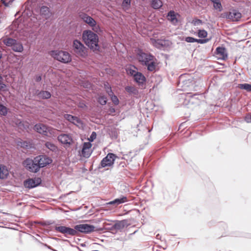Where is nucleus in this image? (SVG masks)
Returning <instances> with one entry per match:
<instances>
[{
  "label": "nucleus",
  "mask_w": 251,
  "mask_h": 251,
  "mask_svg": "<svg viewBox=\"0 0 251 251\" xmlns=\"http://www.w3.org/2000/svg\"><path fill=\"white\" fill-rule=\"evenodd\" d=\"M137 55L139 61L144 66L148 64L152 59H155L154 55L150 53H145L141 50H138Z\"/></svg>",
  "instance_id": "8"
},
{
  "label": "nucleus",
  "mask_w": 251,
  "mask_h": 251,
  "mask_svg": "<svg viewBox=\"0 0 251 251\" xmlns=\"http://www.w3.org/2000/svg\"><path fill=\"white\" fill-rule=\"evenodd\" d=\"M238 87L241 89L245 90L247 92H251V84L247 83L239 84Z\"/></svg>",
  "instance_id": "33"
},
{
  "label": "nucleus",
  "mask_w": 251,
  "mask_h": 251,
  "mask_svg": "<svg viewBox=\"0 0 251 251\" xmlns=\"http://www.w3.org/2000/svg\"><path fill=\"white\" fill-rule=\"evenodd\" d=\"M77 249L79 251H83L82 250H81L78 247H77Z\"/></svg>",
  "instance_id": "59"
},
{
  "label": "nucleus",
  "mask_w": 251,
  "mask_h": 251,
  "mask_svg": "<svg viewBox=\"0 0 251 251\" xmlns=\"http://www.w3.org/2000/svg\"><path fill=\"white\" fill-rule=\"evenodd\" d=\"M73 47L74 52L77 55L83 56L86 54V48L78 40H74Z\"/></svg>",
  "instance_id": "11"
},
{
  "label": "nucleus",
  "mask_w": 251,
  "mask_h": 251,
  "mask_svg": "<svg viewBox=\"0 0 251 251\" xmlns=\"http://www.w3.org/2000/svg\"><path fill=\"white\" fill-rule=\"evenodd\" d=\"M210 40V39H197L196 42L201 44H203L208 42Z\"/></svg>",
  "instance_id": "44"
},
{
  "label": "nucleus",
  "mask_w": 251,
  "mask_h": 251,
  "mask_svg": "<svg viewBox=\"0 0 251 251\" xmlns=\"http://www.w3.org/2000/svg\"><path fill=\"white\" fill-rule=\"evenodd\" d=\"M43 245L45 247H47L48 249H50V250H52V251H53V250H54V249H53L51 247H50V246H49V245H47V244H43Z\"/></svg>",
  "instance_id": "55"
},
{
  "label": "nucleus",
  "mask_w": 251,
  "mask_h": 251,
  "mask_svg": "<svg viewBox=\"0 0 251 251\" xmlns=\"http://www.w3.org/2000/svg\"><path fill=\"white\" fill-rule=\"evenodd\" d=\"M207 32L204 29H200L198 31V36L200 38H203L207 36Z\"/></svg>",
  "instance_id": "40"
},
{
  "label": "nucleus",
  "mask_w": 251,
  "mask_h": 251,
  "mask_svg": "<svg viewBox=\"0 0 251 251\" xmlns=\"http://www.w3.org/2000/svg\"><path fill=\"white\" fill-rule=\"evenodd\" d=\"M35 95L38 98L43 100L49 99L50 98L51 96V94L50 92L44 90L40 91L39 90H36Z\"/></svg>",
  "instance_id": "20"
},
{
  "label": "nucleus",
  "mask_w": 251,
  "mask_h": 251,
  "mask_svg": "<svg viewBox=\"0 0 251 251\" xmlns=\"http://www.w3.org/2000/svg\"><path fill=\"white\" fill-rule=\"evenodd\" d=\"M127 197L124 196H122L121 197L116 198L114 200L110 201L108 202L109 204L110 205H115L117 206L120 204L123 203L126 201H127Z\"/></svg>",
  "instance_id": "24"
},
{
  "label": "nucleus",
  "mask_w": 251,
  "mask_h": 251,
  "mask_svg": "<svg viewBox=\"0 0 251 251\" xmlns=\"http://www.w3.org/2000/svg\"><path fill=\"white\" fill-rule=\"evenodd\" d=\"M126 221L122 220L118 221L117 222L111 227V229L121 230L124 228L126 226Z\"/></svg>",
  "instance_id": "25"
},
{
  "label": "nucleus",
  "mask_w": 251,
  "mask_h": 251,
  "mask_svg": "<svg viewBox=\"0 0 251 251\" xmlns=\"http://www.w3.org/2000/svg\"><path fill=\"white\" fill-rule=\"evenodd\" d=\"M109 134L111 136V137L114 139H117L118 136V134L116 129H113L111 130L110 133H109Z\"/></svg>",
  "instance_id": "41"
},
{
  "label": "nucleus",
  "mask_w": 251,
  "mask_h": 251,
  "mask_svg": "<svg viewBox=\"0 0 251 251\" xmlns=\"http://www.w3.org/2000/svg\"><path fill=\"white\" fill-rule=\"evenodd\" d=\"M9 175V171L7 167L4 165H0V179H6Z\"/></svg>",
  "instance_id": "22"
},
{
  "label": "nucleus",
  "mask_w": 251,
  "mask_h": 251,
  "mask_svg": "<svg viewBox=\"0 0 251 251\" xmlns=\"http://www.w3.org/2000/svg\"><path fill=\"white\" fill-rule=\"evenodd\" d=\"M74 228L76 231V235H77L79 233L89 234L95 231V227L92 225L82 224L75 225Z\"/></svg>",
  "instance_id": "6"
},
{
  "label": "nucleus",
  "mask_w": 251,
  "mask_h": 251,
  "mask_svg": "<svg viewBox=\"0 0 251 251\" xmlns=\"http://www.w3.org/2000/svg\"><path fill=\"white\" fill-rule=\"evenodd\" d=\"M92 144L90 142L83 143L81 150V155L83 157L88 158L90 156L92 153V151L90 150Z\"/></svg>",
  "instance_id": "18"
},
{
  "label": "nucleus",
  "mask_w": 251,
  "mask_h": 251,
  "mask_svg": "<svg viewBox=\"0 0 251 251\" xmlns=\"http://www.w3.org/2000/svg\"><path fill=\"white\" fill-rule=\"evenodd\" d=\"M154 46L157 48L161 49L166 46V40L162 39H151Z\"/></svg>",
  "instance_id": "27"
},
{
  "label": "nucleus",
  "mask_w": 251,
  "mask_h": 251,
  "mask_svg": "<svg viewBox=\"0 0 251 251\" xmlns=\"http://www.w3.org/2000/svg\"><path fill=\"white\" fill-rule=\"evenodd\" d=\"M80 246L81 247H85L86 246V245L84 243L81 244Z\"/></svg>",
  "instance_id": "58"
},
{
  "label": "nucleus",
  "mask_w": 251,
  "mask_h": 251,
  "mask_svg": "<svg viewBox=\"0 0 251 251\" xmlns=\"http://www.w3.org/2000/svg\"><path fill=\"white\" fill-rule=\"evenodd\" d=\"M106 92L108 94V96L110 97L114 95L111 87H108L106 89Z\"/></svg>",
  "instance_id": "50"
},
{
  "label": "nucleus",
  "mask_w": 251,
  "mask_h": 251,
  "mask_svg": "<svg viewBox=\"0 0 251 251\" xmlns=\"http://www.w3.org/2000/svg\"><path fill=\"white\" fill-rule=\"evenodd\" d=\"M107 101V98L104 95L100 96L98 98V102L101 105H105Z\"/></svg>",
  "instance_id": "36"
},
{
  "label": "nucleus",
  "mask_w": 251,
  "mask_h": 251,
  "mask_svg": "<svg viewBox=\"0 0 251 251\" xmlns=\"http://www.w3.org/2000/svg\"><path fill=\"white\" fill-rule=\"evenodd\" d=\"M192 23L194 25L196 26L202 24V21L200 19H195L193 20Z\"/></svg>",
  "instance_id": "47"
},
{
  "label": "nucleus",
  "mask_w": 251,
  "mask_h": 251,
  "mask_svg": "<svg viewBox=\"0 0 251 251\" xmlns=\"http://www.w3.org/2000/svg\"><path fill=\"white\" fill-rule=\"evenodd\" d=\"M35 161L41 169L52 163V160L46 155H39L35 157Z\"/></svg>",
  "instance_id": "10"
},
{
  "label": "nucleus",
  "mask_w": 251,
  "mask_h": 251,
  "mask_svg": "<svg viewBox=\"0 0 251 251\" xmlns=\"http://www.w3.org/2000/svg\"><path fill=\"white\" fill-rule=\"evenodd\" d=\"M221 17L233 22H237L241 19L242 14L236 9L231 8L229 11L223 13L221 14Z\"/></svg>",
  "instance_id": "4"
},
{
  "label": "nucleus",
  "mask_w": 251,
  "mask_h": 251,
  "mask_svg": "<svg viewBox=\"0 0 251 251\" xmlns=\"http://www.w3.org/2000/svg\"><path fill=\"white\" fill-rule=\"evenodd\" d=\"M2 76L0 75V92H7L8 91L7 85L4 82Z\"/></svg>",
  "instance_id": "31"
},
{
  "label": "nucleus",
  "mask_w": 251,
  "mask_h": 251,
  "mask_svg": "<svg viewBox=\"0 0 251 251\" xmlns=\"http://www.w3.org/2000/svg\"><path fill=\"white\" fill-rule=\"evenodd\" d=\"M42 183V179L40 177H35L34 178H28L24 181V185L25 188L32 189L39 186Z\"/></svg>",
  "instance_id": "12"
},
{
  "label": "nucleus",
  "mask_w": 251,
  "mask_h": 251,
  "mask_svg": "<svg viewBox=\"0 0 251 251\" xmlns=\"http://www.w3.org/2000/svg\"><path fill=\"white\" fill-rule=\"evenodd\" d=\"M136 70H137V68L134 65H130L126 69L127 74L132 77L138 72Z\"/></svg>",
  "instance_id": "28"
},
{
  "label": "nucleus",
  "mask_w": 251,
  "mask_h": 251,
  "mask_svg": "<svg viewBox=\"0 0 251 251\" xmlns=\"http://www.w3.org/2000/svg\"><path fill=\"white\" fill-rule=\"evenodd\" d=\"M23 164L27 170L31 173H37L40 170L39 166L35 161V157L33 159L27 158L23 161Z\"/></svg>",
  "instance_id": "5"
},
{
  "label": "nucleus",
  "mask_w": 251,
  "mask_h": 251,
  "mask_svg": "<svg viewBox=\"0 0 251 251\" xmlns=\"http://www.w3.org/2000/svg\"><path fill=\"white\" fill-rule=\"evenodd\" d=\"M96 138V133L93 131L90 137V141L92 142Z\"/></svg>",
  "instance_id": "52"
},
{
  "label": "nucleus",
  "mask_w": 251,
  "mask_h": 251,
  "mask_svg": "<svg viewBox=\"0 0 251 251\" xmlns=\"http://www.w3.org/2000/svg\"><path fill=\"white\" fill-rule=\"evenodd\" d=\"M45 146L50 151L53 152H56L58 150L57 147L52 142L47 141L45 144Z\"/></svg>",
  "instance_id": "30"
},
{
  "label": "nucleus",
  "mask_w": 251,
  "mask_h": 251,
  "mask_svg": "<svg viewBox=\"0 0 251 251\" xmlns=\"http://www.w3.org/2000/svg\"><path fill=\"white\" fill-rule=\"evenodd\" d=\"M120 166H122V167H124L125 165H126V163L125 162H121L119 164Z\"/></svg>",
  "instance_id": "56"
},
{
  "label": "nucleus",
  "mask_w": 251,
  "mask_h": 251,
  "mask_svg": "<svg viewBox=\"0 0 251 251\" xmlns=\"http://www.w3.org/2000/svg\"><path fill=\"white\" fill-rule=\"evenodd\" d=\"M58 140L62 144L70 145L72 142L71 137L67 134H62L58 136Z\"/></svg>",
  "instance_id": "21"
},
{
  "label": "nucleus",
  "mask_w": 251,
  "mask_h": 251,
  "mask_svg": "<svg viewBox=\"0 0 251 251\" xmlns=\"http://www.w3.org/2000/svg\"><path fill=\"white\" fill-rule=\"evenodd\" d=\"M116 158H118V157L115 154L113 153H108L101 161L99 168H102L112 166Z\"/></svg>",
  "instance_id": "7"
},
{
  "label": "nucleus",
  "mask_w": 251,
  "mask_h": 251,
  "mask_svg": "<svg viewBox=\"0 0 251 251\" xmlns=\"http://www.w3.org/2000/svg\"><path fill=\"white\" fill-rule=\"evenodd\" d=\"M111 100H112V102L115 105H117L119 104V100L118 98V97L116 95H113L112 97H110Z\"/></svg>",
  "instance_id": "43"
},
{
  "label": "nucleus",
  "mask_w": 251,
  "mask_h": 251,
  "mask_svg": "<svg viewBox=\"0 0 251 251\" xmlns=\"http://www.w3.org/2000/svg\"><path fill=\"white\" fill-rule=\"evenodd\" d=\"M245 121L247 123H251V112L247 114L245 117Z\"/></svg>",
  "instance_id": "46"
},
{
  "label": "nucleus",
  "mask_w": 251,
  "mask_h": 251,
  "mask_svg": "<svg viewBox=\"0 0 251 251\" xmlns=\"http://www.w3.org/2000/svg\"><path fill=\"white\" fill-rule=\"evenodd\" d=\"M180 17V15L178 13L175 12L173 10L169 11L166 16L167 20L175 25H176L178 23V18Z\"/></svg>",
  "instance_id": "14"
},
{
  "label": "nucleus",
  "mask_w": 251,
  "mask_h": 251,
  "mask_svg": "<svg viewBox=\"0 0 251 251\" xmlns=\"http://www.w3.org/2000/svg\"><path fill=\"white\" fill-rule=\"evenodd\" d=\"M42 75L38 74L34 76L35 81L36 82H40L42 80Z\"/></svg>",
  "instance_id": "48"
},
{
  "label": "nucleus",
  "mask_w": 251,
  "mask_h": 251,
  "mask_svg": "<svg viewBox=\"0 0 251 251\" xmlns=\"http://www.w3.org/2000/svg\"><path fill=\"white\" fill-rule=\"evenodd\" d=\"M79 17L82 19L84 22L88 24L92 27L95 26L96 25V22L91 17L88 16L87 14L84 13H80L79 14Z\"/></svg>",
  "instance_id": "17"
},
{
  "label": "nucleus",
  "mask_w": 251,
  "mask_h": 251,
  "mask_svg": "<svg viewBox=\"0 0 251 251\" xmlns=\"http://www.w3.org/2000/svg\"><path fill=\"white\" fill-rule=\"evenodd\" d=\"M126 91L130 94L136 95L138 94V90L135 87L131 86H127L125 87Z\"/></svg>",
  "instance_id": "32"
},
{
  "label": "nucleus",
  "mask_w": 251,
  "mask_h": 251,
  "mask_svg": "<svg viewBox=\"0 0 251 251\" xmlns=\"http://www.w3.org/2000/svg\"><path fill=\"white\" fill-rule=\"evenodd\" d=\"M54 230L56 232L64 234V236L66 237H68L69 236L76 235V231L74 227L72 228L70 226H56L54 227Z\"/></svg>",
  "instance_id": "9"
},
{
  "label": "nucleus",
  "mask_w": 251,
  "mask_h": 251,
  "mask_svg": "<svg viewBox=\"0 0 251 251\" xmlns=\"http://www.w3.org/2000/svg\"><path fill=\"white\" fill-rule=\"evenodd\" d=\"M215 53L218 56L219 59L222 60H226L227 57L226 49L224 47H217L216 49Z\"/></svg>",
  "instance_id": "19"
},
{
  "label": "nucleus",
  "mask_w": 251,
  "mask_h": 251,
  "mask_svg": "<svg viewBox=\"0 0 251 251\" xmlns=\"http://www.w3.org/2000/svg\"><path fill=\"white\" fill-rule=\"evenodd\" d=\"M2 54L1 51L0 50V59L2 58Z\"/></svg>",
  "instance_id": "57"
},
{
  "label": "nucleus",
  "mask_w": 251,
  "mask_h": 251,
  "mask_svg": "<svg viewBox=\"0 0 251 251\" xmlns=\"http://www.w3.org/2000/svg\"><path fill=\"white\" fill-rule=\"evenodd\" d=\"M151 6L155 9H159L162 5V1H151Z\"/></svg>",
  "instance_id": "34"
},
{
  "label": "nucleus",
  "mask_w": 251,
  "mask_h": 251,
  "mask_svg": "<svg viewBox=\"0 0 251 251\" xmlns=\"http://www.w3.org/2000/svg\"><path fill=\"white\" fill-rule=\"evenodd\" d=\"M1 40L5 46L10 47L15 52H22L24 50L22 44L16 39L11 37H6L1 38Z\"/></svg>",
  "instance_id": "2"
},
{
  "label": "nucleus",
  "mask_w": 251,
  "mask_h": 251,
  "mask_svg": "<svg viewBox=\"0 0 251 251\" xmlns=\"http://www.w3.org/2000/svg\"><path fill=\"white\" fill-rule=\"evenodd\" d=\"M133 81L138 84L139 87H143L147 81L145 76L141 72H137L133 77Z\"/></svg>",
  "instance_id": "15"
},
{
  "label": "nucleus",
  "mask_w": 251,
  "mask_h": 251,
  "mask_svg": "<svg viewBox=\"0 0 251 251\" xmlns=\"http://www.w3.org/2000/svg\"><path fill=\"white\" fill-rule=\"evenodd\" d=\"M33 129L41 134L47 135L49 131V127L43 124L39 123L34 126Z\"/></svg>",
  "instance_id": "16"
},
{
  "label": "nucleus",
  "mask_w": 251,
  "mask_h": 251,
  "mask_svg": "<svg viewBox=\"0 0 251 251\" xmlns=\"http://www.w3.org/2000/svg\"><path fill=\"white\" fill-rule=\"evenodd\" d=\"M184 41L188 43H195L196 42L197 38H195L193 37L188 36L185 38Z\"/></svg>",
  "instance_id": "42"
},
{
  "label": "nucleus",
  "mask_w": 251,
  "mask_h": 251,
  "mask_svg": "<svg viewBox=\"0 0 251 251\" xmlns=\"http://www.w3.org/2000/svg\"><path fill=\"white\" fill-rule=\"evenodd\" d=\"M83 86L86 88H90L92 86L91 83L88 81L84 82Z\"/></svg>",
  "instance_id": "51"
},
{
  "label": "nucleus",
  "mask_w": 251,
  "mask_h": 251,
  "mask_svg": "<svg viewBox=\"0 0 251 251\" xmlns=\"http://www.w3.org/2000/svg\"><path fill=\"white\" fill-rule=\"evenodd\" d=\"M18 145L21 146L22 148L25 149H29L30 148V145L29 142L26 141H20L18 142Z\"/></svg>",
  "instance_id": "39"
},
{
  "label": "nucleus",
  "mask_w": 251,
  "mask_h": 251,
  "mask_svg": "<svg viewBox=\"0 0 251 251\" xmlns=\"http://www.w3.org/2000/svg\"><path fill=\"white\" fill-rule=\"evenodd\" d=\"M51 55L54 59L63 63H68L72 61L71 55L66 51L53 50Z\"/></svg>",
  "instance_id": "3"
},
{
  "label": "nucleus",
  "mask_w": 251,
  "mask_h": 251,
  "mask_svg": "<svg viewBox=\"0 0 251 251\" xmlns=\"http://www.w3.org/2000/svg\"><path fill=\"white\" fill-rule=\"evenodd\" d=\"M155 59H152V61H151L148 64L146 65V66L147 67L148 71L150 72H153L155 71L156 68V63H155Z\"/></svg>",
  "instance_id": "29"
},
{
  "label": "nucleus",
  "mask_w": 251,
  "mask_h": 251,
  "mask_svg": "<svg viewBox=\"0 0 251 251\" xmlns=\"http://www.w3.org/2000/svg\"><path fill=\"white\" fill-rule=\"evenodd\" d=\"M3 4L6 7L8 6L9 4H12L13 1H2Z\"/></svg>",
  "instance_id": "53"
},
{
  "label": "nucleus",
  "mask_w": 251,
  "mask_h": 251,
  "mask_svg": "<svg viewBox=\"0 0 251 251\" xmlns=\"http://www.w3.org/2000/svg\"><path fill=\"white\" fill-rule=\"evenodd\" d=\"M35 1H26L24 5H23L22 8L23 12L22 15L25 17H30L32 14V8L31 5L33 4V2Z\"/></svg>",
  "instance_id": "13"
},
{
  "label": "nucleus",
  "mask_w": 251,
  "mask_h": 251,
  "mask_svg": "<svg viewBox=\"0 0 251 251\" xmlns=\"http://www.w3.org/2000/svg\"><path fill=\"white\" fill-rule=\"evenodd\" d=\"M78 106L80 108H84L86 107L87 106L84 102L82 101L79 103Z\"/></svg>",
  "instance_id": "54"
},
{
  "label": "nucleus",
  "mask_w": 251,
  "mask_h": 251,
  "mask_svg": "<svg viewBox=\"0 0 251 251\" xmlns=\"http://www.w3.org/2000/svg\"><path fill=\"white\" fill-rule=\"evenodd\" d=\"M41 15L46 20L49 19L52 16V14L50 11L49 7L46 6H42L40 9Z\"/></svg>",
  "instance_id": "23"
},
{
  "label": "nucleus",
  "mask_w": 251,
  "mask_h": 251,
  "mask_svg": "<svg viewBox=\"0 0 251 251\" xmlns=\"http://www.w3.org/2000/svg\"><path fill=\"white\" fill-rule=\"evenodd\" d=\"M131 5V1H123L122 6L123 9L126 11L129 9Z\"/></svg>",
  "instance_id": "38"
},
{
  "label": "nucleus",
  "mask_w": 251,
  "mask_h": 251,
  "mask_svg": "<svg viewBox=\"0 0 251 251\" xmlns=\"http://www.w3.org/2000/svg\"><path fill=\"white\" fill-rule=\"evenodd\" d=\"M65 118L68 121L73 124H75V123H76L77 124L81 123V121L79 118L70 114H66L65 115Z\"/></svg>",
  "instance_id": "26"
},
{
  "label": "nucleus",
  "mask_w": 251,
  "mask_h": 251,
  "mask_svg": "<svg viewBox=\"0 0 251 251\" xmlns=\"http://www.w3.org/2000/svg\"><path fill=\"white\" fill-rule=\"evenodd\" d=\"M198 95H199V94L198 93H195V94H193L191 93H188L186 94V96L187 98H195L196 99H197V98H196V97Z\"/></svg>",
  "instance_id": "49"
},
{
  "label": "nucleus",
  "mask_w": 251,
  "mask_h": 251,
  "mask_svg": "<svg viewBox=\"0 0 251 251\" xmlns=\"http://www.w3.org/2000/svg\"><path fill=\"white\" fill-rule=\"evenodd\" d=\"M82 39L85 45L91 50L99 51V37L95 33L90 30H85L82 33Z\"/></svg>",
  "instance_id": "1"
},
{
  "label": "nucleus",
  "mask_w": 251,
  "mask_h": 251,
  "mask_svg": "<svg viewBox=\"0 0 251 251\" xmlns=\"http://www.w3.org/2000/svg\"><path fill=\"white\" fill-rule=\"evenodd\" d=\"M213 2V6L215 9L218 10L219 11H221L223 10V7L221 1H212Z\"/></svg>",
  "instance_id": "37"
},
{
  "label": "nucleus",
  "mask_w": 251,
  "mask_h": 251,
  "mask_svg": "<svg viewBox=\"0 0 251 251\" xmlns=\"http://www.w3.org/2000/svg\"><path fill=\"white\" fill-rule=\"evenodd\" d=\"M111 111L115 112V109H114V108H112V109H111Z\"/></svg>",
  "instance_id": "60"
},
{
  "label": "nucleus",
  "mask_w": 251,
  "mask_h": 251,
  "mask_svg": "<svg viewBox=\"0 0 251 251\" xmlns=\"http://www.w3.org/2000/svg\"><path fill=\"white\" fill-rule=\"evenodd\" d=\"M54 223V221L50 220V221H46L43 222H41L40 225L43 226H46L48 225H52Z\"/></svg>",
  "instance_id": "45"
},
{
  "label": "nucleus",
  "mask_w": 251,
  "mask_h": 251,
  "mask_svg": "<svg viewBox=\"0 0 251 251\" xmlns=\"http://www.w3.org/2000/svg\"><path fill=\"white\" fill-rule=\"evenodd\" d=\"M8 109L2 103L0 102V115L5 116L8 113Z\"/></svg>",
  "instance_id": "35"
}]
</instances>
